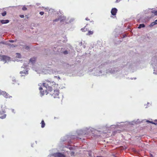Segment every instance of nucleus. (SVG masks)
Wrapping results in <instances>:
<instances>
[{
	"instance_id": "f257e3e1",
	"label": "nucleus",
	"mask_w": 157,
	"mask_h": 157,
	"mask_svg": "<svg viewBox=\"0 0 157 157\" xmlns=\"http://www.w3.org/2000/svg\"><path fill=\"white\" fill-rule=\"evenodd\" d=\"M51 84L49 82H46L43 83V86L44 88H46V90L44 91L42 90V87H39V90L40 93L43 95L46 94H49L52 97L54 98H58L59 96V90L58 89V84H55L52 85L51 86H49Z\"/></svg>"
},
{
	"instance_id": "f03ea898",
	"label": "nucleus",
	"mask_w": 157,
	"mask_h": 157,
	"mask_svg": "<svg viewBox=\"0 0 157 157\" xmlns=\"http://www.w3.org/2000/svg\"><path fill=\"white\" fill-rule=\"evenodd\" d=\"M6 115L5 114V112L2 109L0 110V119H2L6 118Z\"/></svg>"
},
{
	"instance_id": "7ed1b4c3",
	"label": "nucleus",
	"mask_w": 157,
	"mask_h": 157,
	"mask_svg": "<svg viewBox=\"0 0 157 157\" xmlns=\"http://www.w3.org/2000/svg\"><path fill=\"white\" fill-rule=\"evenodd\" d=\"M8 59H9V57L6 56L2 55L0 56V60L6 61L8 60Z\"/></svg>"
},
{
	"instance_id": "20e7f679",
	"label": "nucleus",
	"mask_w": 157,
	"mask_h": 157,
	"mask_svg": "<svg viewBox=\"0 0 157 157\" xmlns=\"http://www.w3.org/2000/svg\"><path fill=\"white\" fill-rule=\"evenodd\" d=\"M0 95H2L6 98H8V94L4 91L0 90Z\"/></svg>"
},
{
	"instance_id": "39448f33",
	"label": "nucleus",
	"mask_w": 157,
	"mask_h": 157,
	"mask_svg": "<svg viewBox=\"0 0 157 157\" xmlns=\"http://www.w3.org/2000/svg\"><path fill=\"white\" fill-rule=\"evenodd\" d=\"M117 11V10L115 8H113L111 9V13L112 15L113 16L116 15V13Z\"/></svg>"
},
{
	"instance_id": "423d86ee",
	"label": "nucleus",
	"mask_w": 157,
	"mask_h": 157,
	"mask_svg": "<svg viewBox=\"0 0 157 157\" xmlns=\"http://www.w3.org/2000/svg\"><path fill=\"white\" fill-rule=\"evenodd\" d=\"M55 157H65L64 155L59 153H57L55 154Z\"/></svg>"
},
{
	"instance_id": "0eeeda50",
	"label": "nucleus",
	"mask_w": 157,
	"mask_h": 157,
	"mask_svg": "<svg viewBox=\"0 0 157 157\" xmlns=\"http://www.w3.org/2000/svg\"><path fill=\"white\" fill-rule=\"evenodd\" d=\"M0 22L2 24H7L9 22V20H1Z\"/></svg>"
},
{
	"instance_id": "6e6552de",
	"label": "nucleus",
	"mask_w": 157,
	"mask_h": 157,
	"mask_svg": "<svg viewBox=\"0 0 157 157\" xmlns=\"http://www.w3.org/2000/svg\"><path fill=\"white\" fill-rule=\"evenodd\" d=\"M20 73L21 75H22V76H23L24 75V74L27 75L28 74V72H27V71H20Z\"/></svg>"
},
{
	"instance_id": "1a4fd4ad",
	"label": "nucleus",
	"mask_w": 157,
	"mask_h": 157,
	"mask_svg": "<svg viewBox=\"0 0 157 157\" xmlns=\"http://www.w3.org/2000/svg\"><path fill=\"white\" fill-rule=\"evenodd\" d=\"M157 22V19L155 21H154V22H152L151 24H150V26L152 27L154 25H155L157 24V23L156 22Z\"/></svg>"
},
{
	"instance_id": "9d476101",
	"label": "nucleus",
	"mask_w": 157,
	"mask_h": 157,
	"mask_svg": "<svg viewBox=\"0 0 157 157\" xmlns=\"http://www.w3.org/2000/svg\"><path fill=\"white\" fill-rule=\"evenodd\" d=\"M36 59L35 58H33L30 59V62H31V63H33L35 62Z\"/></svg>"
},
{
	"instance_id": "9b49d317",
	"label": "nucleus",
	"mask_w": 157,
	"mask_h": 157,
	"mask_svg": "<svg viewBox=\"0 0 157 157\" xmlns=\"http://www.w3.org/2000/svg\"><path fill=\"white\" fill-rule=\"evenodd\" d=\"M40 124H41V127H42V128H43L45 127V122H44V120H42V121Z\"/></svg>"
},
{
	"instance_id": "f8f14e48",
	"label": "nucleus",
	"mask_w": 157,
	"mask_h": 157,
	"mask_svg": "<svg viewBox=\"0 0 157 157\" xmlns=\"http://www.w3.org/2000/svg\"><path fill=\"white\" fill-rule=\"evenodd\" d=\"M145 27V25L144 24H140L139 25V27H138V28L140 29L142 28H144Z\"/></svg>"
},
{
	"instance_id": "ddd939ff",
	"label": "nucleus",
	"mask_w": 157,
	"mask_h": 157,
	"mask_svg": "<svg viewBox=\"0 0 157 157\" xmlns=\"http://www.w3.org/2000/svg\"><path fill=\"white\" fill-rule=\"evenodd\" d=\"M151 13H153L154 14H155V15L157 16V10H153L151 11Z\"/></svg>"
},
{
	"instance_id": "4468645a",
	"label": "nucleus",
	"mask_w": 157,
	"mask_h": 157,
	"mask_svg": "<svg viewBox=\"0 0 157 157\" xmlns=\"http://www.w3.org/2000/svg\"><path fill=\"white\" fill-rule=\"evenodd\" d=\"M93 34V31H88V33H87V35L90 36Z\"/></svg>"
},
{
	"instance_id": "2eb2a0df",
	"label": "nucleus",
	"mask_w": 157,
	"mask_h": 157,
	"mask_svg": "<svg viewBox=\"0 0 157 157\" xmlns=\"http://www.w3.org/2000/svg\"><path fill=\"white\" fill-rule=\"evenodd\" d=\"M151 123L155 125L157 124V120H155V121H154V122H151Z\"/></svg>"
},
{
	"instance_id": "dca6fc26",
	"label": "nucleus",
	"mask_w": 157,
	"mask_h": 157,
	"mask_svg": "<svg viewBox=\"0 0 157 157\" xmlns=\"http://www.w3.org/2000/svg\"><path fill=\"white\" fill-rule=\"evenodd\" d=\"M6 15V12L5 11L4 12H2V13H1V15L2 16H5Z\"/></svg>"
},
{
	"instance_id": "f3484780",
	"label": "nucleus",
	"mask_w": 157,
	"mask_h": 157,
	"mask_svg": "<svg viewBox=\"0 0 157 157\" xmlns=\"http://www.w3.org/2000/svg\"><path fill=\"white\" fill-rule=\"evenodd\" d=\"M8 45L10 46V48H13L15 47V46L13 44H8Z\"/></svg>"
},
{
	"instance_id": "a211bd4d",
	"label": "nucleus",
	"mask_w": 157,
	"mask_h": 157,
	"mask_svg": "<svg viewBox=\"0 0 157 157\" xmlns=\"http://www.w3.org/2000/svg\"><path fill=\"white\" fill-rule=\"evenodd\" d=\"M63 54H64V55H66L68 54V52H67V51L65 50V51H64V52H63Z\"/></svg>"
},
{
	"instance_id": "6ab92c4d",
	"label": "nucleus",
	"mask_w": 157,
	"mask_h": 157,
	"mask_svg": "<svg viewBox=\"0 0 157 157\" xmlns=\"http://www.w3.org/2000/svg\"><path fill=\"white\" fill-rule=\"evenodd\" d=\"M26 10L27 8L25 6H23V7H22V10L25 11Z\"/></svg>"
},
{
	"instance_id": "aec40b11",
	"label": "nucleus",
	"mask_w": 157,
	"mask_h": 157,
	"mask_svg": "<svg viewBox=\"0 0 157 157\" xmlns=\"http://www.w3.org/2000/svg\"><path fill=\"white\" fill-rule=\"evenodd\" d=\"M58 21H59V18L56 19H55V20H53V21H54V22H57Z\"/></svg>"
},
{
	"instance_id": "412c9836",
	"label": "nucleus",
	"mask_w": 157,
	"mask_h": 157,
	"mask_svg": "<svg viewBox=\"0 0 157 157\" xmlns=\"http://www.w3.org/2000/svg\"><path fill=\"white\" fill-rule=\"evenodd\" d=\"M39 14H40L41 15H43L44 14V12L43 11H41L39 12Z\"/></svg>"
},
{
	"instance_id": "4be33fe9",
	"label": "nucleus",
	"mask_w": 157,
	"mask_h": 157,
	"mask_svg": "<svg viewBox=\"0 0 157 157\" xmlns=\"http://www.w3.org/2000/svg\"><path fill=\"white\" fill-rule=\"evenodd\" d=\"M85 27L86 26H85ZM85 27L81 29V31H82V32H85V30H84V29H85Z\"/></svg>"
},
{
	"instance_id": "5701e85b",
	"label": "nucleus",
	"mask_w": 157,
	"mask_h": 157,
	"mask_svg": "<svg viewBox=\"0 0 157 157\" xmlns=\"http://www.w3.org/2000/svg\"><path fill=\"white\" fill-rule=\"evenodd\" d=\"M25 49L28 50L29 49V47L28 46H26L25 47Z\"/></svg>"
},
{
	"instance_id": "b1692460",
	"label": "nucleus",
	"mask_w": 157,
	"mask_h": 157,
	"mask_svg": "<svg viewBox=\"0 0 157 157\" xmlns=\"http://www.w3.org/2000/svg\"><path fill=\"white\" fill-rule=\"evenodd\" d=\"M20 17L23 18L24 17V15H20Z\"/></svg>"
},
{
	"instance_id": "393cba45",
	"label": "nucleus",
	"mask_w": 157,
	"mask_h": 157,
	"mask_svg": "<svg viewBox=\"0 0 157 157\" xmlns=\"http://www.w3.org/2000/svg\"><path fill=\"white\" fill-rule=\"evenodd\" d=\"M9 42H13V40H9Z\"/></svg>"
},
{
	"instance_id": "a878e982",
	"label": "nucleus",
	"mask_w": 157,
	"mask_h": 157,
	"mask_svg": "<svg viewBox=\"0 0 157 157\" xmlns=\"http://www.w3.org/2000/svg\"><path fill=\"white\" fill-rule=\"evenodd\" d=\"M120 1V0H116V3H118Z\"/></svg>"
},
{
	"instance_id": "bb28decb",
	"label": "nucleus",
	"mask_w": 157,
	"mask_h": 157,
	"mask_svg": "<svg viewBox=\"0 0 157 157\" xmlns=\"http://www.w3.org/2000/svg\"><path fill=\"white\" fill-rule=\"evenodd\" d=\"M147 122H148V123H150V122H152V121H149L148 120H147Z\"/></svg>"
},
{
	"instance_id": "cd10ccee",
	"label": "nucleus",
	"mask_w": 157,
	"mask_h": 157,
	"mask_svg": "<svg viewBox=\"0 0 157 157\" xmlns=\"http://www.w3.org/2000/svg\"><path fill=\"white\" fill-rule=\"evenodd\" d=\"M85 20H87V21H89L90 20V19H89L88 18H85Z\"/></svg>"
},
{
	"instance_id": "c85d7f7f",
	"label": "nucleus",
	"mask_w": 157,
	"mask_h": 157,
	"mask_svg": "<svg viewBox=\"0 0 157 157\" xmlns=\"http://www.w3.org/2000/svg\"><path fill=\"white\" fill-rule=\"evenodd\" d=\"M12 112L14 113V110L12 109Z\"/></svg>"
},
{
	"instance_id": "c756f323",
	"label": "nucleus",
	"mask_w": 157,
	"mask_h": 157,
	"mask_svg": "<svg viewBox=\"0 0 157 157\" xmlns=\"http://www.w3.org/2000/svg\"><path fill=\"white\" fill-rule=\"evenodd\" d=\"M97 157H103L101 156H97Z\"/></svg>"
},
{
	"instance_id": "7c9ffc66",
	"label": "nucleus",
	"mask_w": 157,
	"mask_h": 157,
	"mask_svg": "<svg viewBox=\"0 0 157 157\" xmlns=\"http://www.w3.org/2000/svg\"><path fill=\"white\" fill-rule=\"evenodd\" d=\"M151 157H152V155L151 154Z\"/></svg>"
},
{
	"instance_id": "2f4dec72",
	"label": "nucleus",
	"mask_w": 157,
	"mask_h": 157,
	"mask_svg": "<svg viewBox=\"0 0 157 157\" xmlns=\"http://www.w3.org/2000/svg\"><path fill=\"white\" fill-rule=\"evenodd\" d=\"M17 54L18 55L20 56V54Z\"/></svg>"
}]
</instances>
